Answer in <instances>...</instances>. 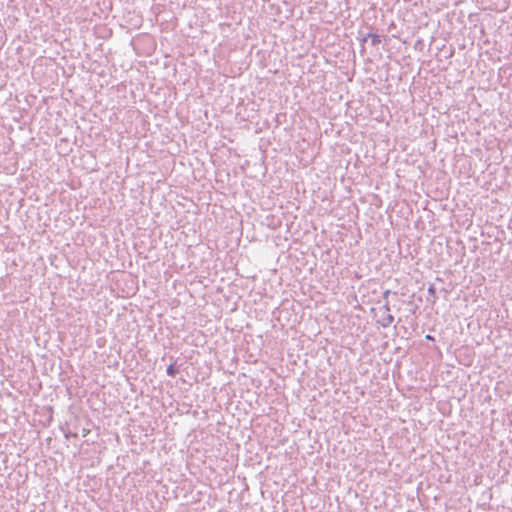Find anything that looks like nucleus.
Masks as SVG:
<instances>
[{"instance_id":"20e7f679","label":"nucleus","mask_w":512,"mask_h":512,"mask_svg":"<svg viewBox=\"0 0 512 512\" xmlns=\"http://www.w3.org/2000/svg\"><path fill=\"white\" fill-rule=\"evenodd\" d=\"M428 294L436 299V288L433 285H430L428 288Z\"/></svg>"},{"instance_id":"0eeeda50","label":"nucleus","mask_w":512,"mask_h":512,"mask_svg":"<svg viewBox=\"0 0 512 512\" xmlns=\"http://www.w3.org/2000/svg\"><path fill=\"white\" fill-rule=\"evenodd\" d=\"M390 294L389 290H386L383 294L384 299H387L388 295Z\"/></svg>"},{"instance_id":"f257e3e1","label":"nucleus","mask_w":512,"mask_h":512,"mask_svg":"<svg viewBox=\"0 0 512 512\" xmlns=\"http://www.w3.org/2000/svg\"><path fill=\"white\" fill-rule=\"evenodd\" d=\"M394 321V317L393 315H391L390 313H385L381 319L378 320V323L384 327V328H387L389 327Z\"/></svg>"},{"instance_id":"6e6552de","label":"nucleus","mask_w":512,"mask_h":512,"mask_svg":"<svg viewBox=\"0 0 512 512\" xmlns=\"http://www.w3.org/2000/svg\"><path fill=\"white\" fill-rule=\"evenodd\" d=\"M426 339L430 341H434V338L431 335H426Z\"/></svg>"},{"instance_id":"39448f33","label":"nucleus","mask_w":512,"mask_h":512,"mask_svg":"<svg viewBox=\"0 0 512 512\" xmlns=\"http://www.w3.org/2000/svg\"><path fill=\"white\" fill-rule=\"evenodd\" d=\"M368 38H369L368 34L363 35V36L360 38V42H361V46H362V51H364V44L366 43V41L368 40Z\"/></svg>"},{"instance_id":"7ed1b4c3","label":"nucleus","mask_w":512,"mask_h":512,"mask_svg":"<svg viewBox=\"0 0 512 512\" xmlns=\"http://www.w3.org/2000/svg\"><path fill=\"white\" fill-rule=\"evenodd\" d=\"M166 372L169 376L174 377L178 373V370L174 367V364H170Z\"/></svg>"},{"instance_id":"f03ea898","label":"nucleus","mask_w":512,"mask_h":512,"mask_svg":"<svg viewBox=\"0 0 512 512\" xmlns=\"http://www.w3.org/2000/svg\"><path fill=\"white\" fill-rule=\"evenodd\" d=\"M369 38L371 39V45L377 46L381 43V38L378 34L375 33H368Z\"/></svg>"},{"instance_id":"423d86ee","label":"nucleus","mask_w":512,"mask_h":512,"mask_svg":"<svg viewBox=\"0 0 512 512\" xmlns=\"http://www.w3.org/2000/svg\"><path fill=\"white\" fill-rule=\"evenodd\" d=\"M383 308L385 310V313H389L390 312V306H389V302L388 301H386V303L384 304Z\"/></svg>"}]
</instances>
